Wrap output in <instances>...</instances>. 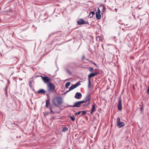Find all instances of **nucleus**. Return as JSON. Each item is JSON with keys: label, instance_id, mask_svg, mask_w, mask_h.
Wrapping results in <instances>:
<instances>
[{"label": "nucleus", "instance_id": "nucleus-1", "mask_svg": "<svg viewBox=\"0 0 149 149\" xmlns=\"http://www.w3.org/2000/svg\"><path fill=\"white\" fill-rule=\"evenodd\" d=\"M53 104L56 107H58L63 102V98L61 97H58L53 100Z\"/></svg>", "mask_w": 149, "mask_h": 149}, {"label": "nucleus", "instance_id": "nucleus-2", "mask_svg": "<svg viewBox=\"0 0 149 149\" xmlns=\"http://www.w3.org/2000/svg\"><path fill=\"white\" fill-rule=\"evenodd\" d=\"M91 97L89 94H88L85 97L84 100L82 101H84V103L85 102V104L87 106L88 105L90 102Z\"/></svg>", "mask_w": 149, "mask_h": 149}, {"label": "nucleus", "instance_id": "nucleus-3", "mask_svg": "<svg viewBox=\"0 0 149 149\" xmlns=\"http://www.w3.org/2000/svg\"><path fill=\"white\" fill-rule=\"evenodd\" d=\"M98 74V73L97 72H95L94 73H92L89 74L88 76V87L89 88L90 87V84H91V81H90V78L91 77H92L95 75H96Z\"/></svg>", "mask_w": 149, "mask_h": 149}, {"label": "nucleus", "instance_id": "nucleus-4", "mask_svg": "<svg viewBox=\"0 0 149 149\" xmlns=\"http://www.w3.org/2000/svg\"><path fill=\"white\" fill-rule=\"evenodd\" d=\"M84 103V101H79L77 102L74 103V104L73 105H69V106L71 107H79L81 106V104Z\"/></svg>", "mask_w": 149, "mask_h": 149}, {"label": "nucleus", "instance_id": "nucleus-5", "mask_svg": "<svg viewBox=\"0 0 149 149\" xmlns=\"http://www.w3.org/2000/svg\"><path fill=\"white\" fill-rule=\"evenodd\" d=\"M78 25H82L86 24H88V22H86L84 21L83 19H80L77 22Z\"/></svg>", "mask_w": 149, "mask_h": 149}, {"label": "nucleus", "instance_id": "nucleus-6", "mask_svg": "<svg viewBox=\"0 0 149 149\" xmlns=\"http://www.w3.org/2000/svg\"><path fill=\"white\" fill-rule=\"evenodd\" d=\"M42 77V79L44 81V82L45 83H47L49 82L50 80L51 79L49 77H42Z\"/></svg>", "mask_w": 149, "mask_h": 149}, {"label": "nucleus", "instance_id": "nucleus-7", "mask_svg": "<svg viewBox=\"0 0 149 149\" xmlns=\"http://www.w3.org/2000/svg\"><path fill=\"white\" fill-rule=\"evenodd\" d=\"M48 87L49 88V91H50L54 90L55 89V86L54 84L49 83L48 84Z\"/></svg>", "mask_w": 149, "mask_h": 149}, {"label": "nucleus", "instance_id": "nucleus-8", "mask_svg": "<svg viewBox=\"0 0 149 149\" xmlns=\"http://www.w3.org/2000/svg\"><path fill=\"white\" fill-rule=\"evenodd\" d=\"M82 94L80 93L77 92L75 94L74 97L77 99H80L82 97Z\"/></svg>", "mask_w": 149, "mask_h": 149}, {"label": "nucleus", "instance_id": "nucleus-9", "mask_svg": "<svg viewBox=\"0 0 149 149\" xmlns=\"http://www.w3.org/2000/svg\"><path fill=\"white\" fill-rule=\"evenodd\" d=\"M118 108L119 110H121L122 109V104L120 99H119L118 100Z\"/></svg>", "mask_w": 149, "mask_h": 149}, {"label": "nucleus", "instance_id": "nucleus-10", "mask_svg": "<svg viewBox=\"0 0 149 149\" xmlns=\"http://www.w3.org/2000/svg\"><path fill=\"white\" fill-rule=\"evenodd\" d=\"M125 123L122 122H121L117 124V126L118 128L123 127L125 125Z\"/></svg>", "mask_w": 149, "mask_h": 149}, {"label": "nucleus", "instance_id": "nucleus-11", "mask_svg": "<svg viewBox=\"0 0 149 149\" xmlns=\"http://www.w3.org/2000/svg\"><path fill=\"white\" fill-rule=\"evenodd\" d=\"M96 17L97 19L98 20L100 19L101 17L100 13L99 12H96Z\"/></svg>", "mask_w": 149, "mask_h": 149}, {"label": "nucleus", "instance_id": "nucleus-12", "mask_svg": "<svg viewBox=\"0 0 149 149\" xmlns=\"http://www.w3.org/2000/svg\"><path fill=\"white\" fill-rule=\"evenodd\" d=\"M95 108V104H93L92 105V108L90 112V114L91 115L93 114V112L94 111Z\"/></svg>", "mask_w": 149, "mask_h": 149}, {"label": "nucleus", "instance_id": "nucleus-13", "mask_svg": "<svg viewBox=\"0 0 149 149\" xmlns=\"http://www.w3.org/2000/svg\"><path fill=\"white\" fill-rule=\"evenodd\" d=\"M46 93V91L43 89H40L38 90V93H41L42 94H45Z\"/></svg>", "mask_w": 149, "mask_h": 149}, {"label": "nucleus", "instance_id": "nucleus-14", "mask_svg": "<svg viewBox=\"0 0 149 149\" xmlns=\"http://www.w3.org/2000/svg\"><path fill=\"white\" fill-rule=\"evenodd\" d=\"M95 13L94 11H92L89 13V16L91 18L93 17V15L95 14Z\"/></svg>", "mask_w": 149, "mask_h": 149}, {"label": "nucleus", "instance_id": "nucleus-15", "mask_svg": "<svg viewBox=\"0 0 149 149\" xmlns=\"http://www.w3.org/2000/svg\"><path fill=\"white\" fill-rule=\"evenodd\" d=\"M70 84V82H68L66 83L65 84V87L66 88H68V86H69Z\"/></svg>", "mask_w": 149, "mask_h": 149}, {"label": "nucleus", "instance_id": "nucleus-16", "mask_svg": "<svg viewBox=\"0 0 149 149\" xmlns=\"http://www.w3.org/2000/svg\"><path fill=\"white\" fill-rule=\"evenodd\" d=\"M102 39V38L100 36H98L96 37V40L98 41H100Z\"/></svg>", "mask_w": 149, "mask_h": 149}, {"label": "nucleus", "instance_id": "nucleus-17", "mask_svg": "<svg viewBox=\"0 0 149 149\" xmlns=\"http://www.w3.org/2000/svg\"><path fill=\"white\" fill-rule=\"evenodd\" d=\"M100 7L102 8V10L103 11H104L105 10L106 8L103 5H101L100 6Z\"/></svg>", "mask_w": 149, "mask_h": 149}, {"label": "nucleus", "instance_id": "nucleus-18", "mask_svg": "<svg viewBox=\"0 0 149 149\" xmlns=\"http://www.w3.org/2000/svg\"><path fill=\"white\" fill-rule=\"evenodd\" d=\"M80 84L79 83H77L76 84H74L73 85L75 88L78 86Z\"/></svg>", "mask_w": 149, "mask_h": 149}, {"label": "nucleus", "instance_id": "nucleus-19", "mask_svg": "<svg viewBox=\"0 0 149 149\" xmlns=\"http://www.w3.org/2000/svg\"><path fill=\"white\" fill-rule=\"evenodd\" d=\"M68 129L67 127H65L63 128V129L62 131L63 132H65L68 130Z\"/></svg>", "mask_w": 149, "mask_h": 149}, {"label": "nucleus", "instance_id": "nucleus-20", "mask_svg": "<svg viewBox=\"0 0 149 149\" xmlns=\"http://www.w3.org/2000/svg\"><path fill=\"white\" fill-rule=\"evenodd\" d=\"M75 88L74 85H72L69 88V91H71L74 89Z\"/></svg>", "mask_w": 149, "mask_h": 149}, {"label": "nucleus", "instance_id": "nucleus-21", "mask_svg": "<svg viewBox=\"0 0 149 149\" xmlns=\"http://www.w3.org/2000/svg\"><path fill=\"white\" fill-rule=\"evenodd\" d=\"M69 116L72 121H74L75 120V117H73L71 116Z\"/></svg>", "mask_w": 149, "mask_h": 149}, {"label": "nucleus", "instance_id": "nucleus-22", "mask_svg": "<svg viewBox=\"0 0 149 149\" xmlns=\"http://www.w3.org/2000/svg\"><path fill=\"white\" fill-rule=\"evenodd\" d=\"M50 103V100L49 99H47L46 100V104H49Z\"/></svg>", "mask_w": 149, "mask_h": 149}, {"label": "nucleus", "instance_id": "nucleus-23", "mask_svg": "<svg viewBox=\"0 0 149 149\" xmlns=\"http://www.w3.org/2000/svg\"><path fill=\"white\" fill-rule=\"evenodd\" d=\"M89 70L90 72H93L94 71V69L93 68H90L89 69Z\"/></svg>", "mask_w": 149, "mask_h": 149}, {"label": "nucleus", "instance_id": "nucleus-24", "mask_svg": "<svg viewBox=\"0 0 149 149\" xmlns=\"http://www.w3.org/2000/svg\"><path fill=\"white\" fill-rule=\"evenodd\" d=\"M120 122V118L119 117H118L117 119V124Z\"/></svg>", "mask_w": 149, "mask_h": 149}, {"label": "nucleus", "instance_id": "nucleus-25", "mask_svg": "<svg viewBox=\"0 0 149 149\" xmlns=\"http://www.w3.org/2000/svg\"><path fill=\"white\" fill-rule=\"evenodd\" d=\"M50 110H52V109L53 108V105H50L49 108Z\"/></svg>", "mask_w": 149, "mask_h": 149}, {"label": "nucleus", "instance_id": "nucleus-26", "mask_svg": "<svg viewBox=\"0 0 149 149\" xmlns=\"http://www.w3.org/2000/svg\"><path fill=\"white\" fill-rule=\"evenodd\" d=\"M81 111H79L77 113H75V114L77 115H79L81 113Z\"/></svg>", "mask_w": 149, "mask_h": 149}, {"label": "nucleus", "instance_id": "nucleus-27", "mask_svg": "<svg viewBox=\"0 0 149 149\" xmlns=\"http://www.w3.org/2000/svg\"><path fill=\"white\" fill-rule=\"evenodd\" d=\"M82 114L83 115H85L86 113V112L85 111H82Z\"/></svg>", "mask_w": 149, "mask_h": 149}, {"label": "nucleus", "instance_id": "nucleus-28", "mask_svg": "<svg viewBox=\"0 0 149 149\" xmlns=\"http://www.w3.org/2000/svg\"><path fill=\"white\" fill-rule=\"evenodd\" d=\"M54 111H52V110H50V114H53L54 113Z\"/></svg>", "mask_w": 149, "mask_h": 149}, {"label": "nucleus", "instance_id": "nucleus-29", "mask_svg": "<svg viewBox=\"0 0 149 149\" xmlns=\"http://www.w3.org/2000/svg\"><path fill=\"white\" fill-rule=\"evenodd\" d=\"M147 92L148 94H149V85L147 90Z\"/></svg>", "mask_w": 149, "mask_h": 149}, {"label": "nucleus", "instance_id": "nucleus-30", "mask_svg": "<svg viewBox=\"0 0 149 149\" xmlns=\"http://www.w3.org/2000/svg\"><path fill=\"white\" fill-rule=\"evenodd\" d=\"M49 104H46V107L47 108H49Z\"/></svg>", "mask_w": 149, "mask_h": 149}, {"label": "nucleus", "instance_id": "nucleus-31", "mask_svg": "<svg viewBox=\"0 0 149 149\" xmlns=\"http://www.w3.org/2000/svg\"><path fill=\"white\" fill-rule=\"evenodd\" d=\"M97 11H98L97 12H99L100 13L101 12L99 8H98Z\"/></svg>", "mask_w": 149, "mask_h": 149}, {"label": "nucleus", "instance_id": "nucleus-32", "mask_svg": "<svg viewBox=\"0 0 149 149\" xmlns=\"http://www.w3.org/2000/svg\"><path fill=\"white\" fill-rule=\"evenodd\" d=\"M84 58H85L84 56H83L82 57V60H83L84 59Z\"/></svg>", "mask_w": 149, "mask_h": 149}, {"label": "nucleus", "instance_id": "nucleus-33", "mask_svg": "<svg viewBox=\"0 0 149 149\" xmlns=\"http://www.w3.org/2000/svg\"><path fill=\"white\" fill-rule=\"evenodd\" d=\"M142 109H143V107H142L141 108H140V111H141L142 110Z\"/></svg>", "mask_w": 149, "mask_h": 149}, {"label": "nucleus", "instance_id": "nucleus-34", "mask_svg": "<svg viewBox=\"0 0 149 149\" xmlns=\"http://www.w3.org/2000/svg\"><path fill=\"white\" fill-rule=\"evenodd\" d=\"M130 58L131 59H134V57L133 56H130Z\"/></svg>", "mask_w": 149, "mask_h": 149}, {"label": "nucleus", "instance_id": "nucleus-35", "mask_svg": "<svg viewBox=\"0 0 149 149\" xmlns=\"http://www.w3.org/2000/svg\"><path fill=\"white\" fill-rule=\"evenodd\" d=\"M69 91V89L68 91L65 93H68V92H69V91Z\"/></svg>", "mask_w": 149, "mask_h": 149}, {"label": "nucleus", "instance_id": "nucleus-36", "mask_svg": "<svg viewBox=\"0 0 149 149\" xmlns=\"http://www.w3.org/2000/svg\"><path fill=\"white\" fill-rule=\"evenodd\" d=\"M94 64L96 66H97V65L95 63H94Z\"/></svg>", "mask_w": 149, "mask_h": 149}]
</instances>
